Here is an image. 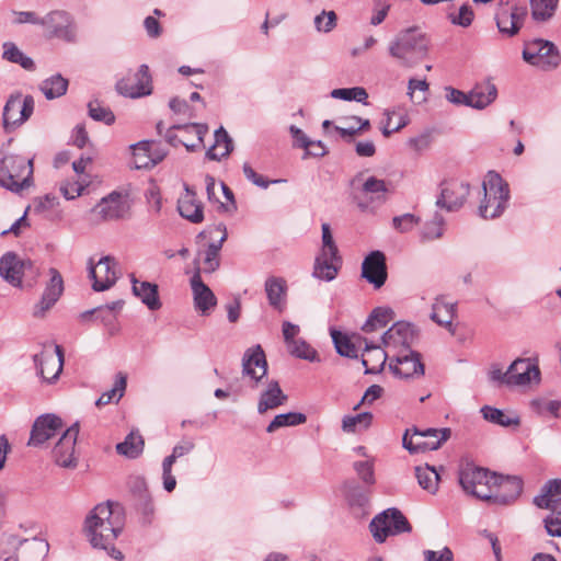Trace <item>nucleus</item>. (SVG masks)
<instances>
[{"label":"nucleus","instance_id":"f03ea898","mask_svg":"<svg viewBox=\"0 0 561 561\" xmlns=\"http://www.w3.org/2000/svg\"><path fill=\"white\" fill-rule=\"evenodd\" d=\"M430 36L417 26L400 31L390 42L388 50L402 67L412 68L428 55Z\"/></svg>","mask_w":561,"mask_h":561},{"label":"nucleus","instance_id":"a878e982","mask_svg":"<svg viewBox=\"0 0 561 561\" xmlns=\"http://www.w3.org/2000/svg\"><path fill=\"white\" fill-rule=\"evenodd\" d=\"M136 82L129 84L126 79H121L116 83V90L119 94L129 98H140L151 93V77L149 67L141 65L135 75Z\"/></svg>","mask_w":561,"mask_h":561},{"label":"nucleus","instance_id":"c03bdc74","mask_svg":"<svg viewBox=\"0 0 561 561\" xmlns=\"http://www.w3.org/2000/svg\"><path fill=\"white\" fill-rule=\"evenodd\" d=\"M340 262L341 260L333 261L332 259H330V255H323V253H320L314 260L312 275L321 280L331 282L337 275L336 263Z\"/></svg>","mask_w":561,"mask_h":561},{"label":"nucleus","instance_id":"c756f323","mask_svg":"<svg viewBox=\"0 0 561 561\" xmlns=\"http://www.w3.org/2000/svg\"><path fill=\"white\" fill-rule=\"evenodd\" d=\"M539 508L551 510L561 514V479L549 480L541 489V493L534 499Z\"/></svg>","mask_w":561,"mask_h":561},{"label":"nucleus","instance_id":"6ab92c4d","mask_svg":"<svg viewBox=\"0 0 561 561\" xmlns=\"http://www.w3.org/2000/svg\"><path fill=\"white\" fill-rule=\"evenodd\" d=\"M127 196L118 192H112L103 197L92 209L103 221L118 220L124 218L129 211Z\"/></svg>","mask_w":561,"mask_h":561},{"label":"nucleus","instance_id":"4be33fe9","mask_svg":"<svg viewBox=\"0 0 561 561\" xmlns=\"http://www.w3.org/2000/svg\"><path fill=\"white\" fill-rule=\"evenodd\" d=\"M413 340L414 329L405 321L393 323L381 336L383 347L396 353L402 348H411Z\"/></svg>","mask_w":561,"mask_h":561},{"label":"nucleus","instance_id":"69168bd1","mask_svg":"<svg viewBox=\"0 0 561 561\" xmlns=\"http://www.w3.org/2000/svg\"><path fill=\"white\" fill-rule=\"evenodd\" d=\"M222 244L220 242H211L208 244L204 256V272L213 273L219 267V251Z\"/></svg>","mask_w":561,"mask_h":561},{"label":"nucleus","instance_id":"ea45409f","mask_svg":"<svg viewBox=\"0 0 561 561\" xmlns=\"http://www.w3.org/2000/svg\"><path fill=\"white\" fill-rule=\"evenodd\" d=\"M144 447L142 436L137 432H130L122 443L116 445V451L128 459H136L142 454Z\"/></svg>","mask_w":561,"mask_h":561},{"label":"nucleus","instance_id":"e433bc0d","mask_svg":"<svg viewBox=\"0 0 561 561\" xmlns=\"http://www.w3.org/2000/svg\"><path fill=\"white\" fill-rule=\"evenodd\" d=\"M133 293L138 297L149 310H159L162 306L159 299L158 285L149 282H139L135 277L131 278Z\"/></svg>","mask_w":561,"mask_h":561},{"label":"nucleus","instance_id":"2f4dec72","mask_svg":"<svg viewBox=\"0 0 561 561\" xmlns=\"http://www.w3.org/2000/svg\"><path fill=\"white\" fill-rule=\"evenodd\" d=\"M358 340L365 343V350L362 354V364L365 367V374L380 373L388 358L387 352L381 346L369 343L365 337L358 336Z\"/></svg>","mask_w":561,"mask_h":561},{"label":"nucleus","instance_id":"0e129e2a","mask_svg":"<svg viewBox=\"0 0 561 561\" xmlns=\"http://www.w3.org/2000/svg\"><path fill=\"white\" fill-rule=\"evenodd\" d=\"M19 542L16 536L2 534L0 536V561H10L13 556L15 557Z\"/></svg>","mask_w":561,"mask_h":561},{"label":"nucleus","instance_id":"9d476101","mask_svg":"<svg viewBox=\"0 0 561 561\" xmlns=\"http://www.w3.org/2000/svg\"><path fill=\"white\" fill-rule=\"evenodd\" d=\"M34 99L31 95L12 94L3 108V127L11 131L26 122L34 112Z\"/></svg>","mask_w":561,"mask_h":561},{"label":"nucleus","instance_id":"0eeeda50","mask_svg":"<svg viewBox=\"0 0 561 561\" xmlns=\"http://www.w3.org/2000/svg\"><path fill=\"white\" fill-rule=\"evenodd\" d=\"M450 435L451 431L447 427L439 430H419L413 427L412 430L405 431L402 438V445L412 454L425 450H436L450 437Z\"/></svg>","mask_w":561,"mask_h":561},{"label":"nucleus","instance_id":"72a5a7b5","mask_svg":"<svg viewBox=\"0 0 561 561\" xmlns=\"http://www.w3.org/2000/svg\"><path fill=\"white\" fill-rule=\"evenodd\" d=\"M48 543L43 539H25L19 542L14 561H43L48 553Z\"/></svg>","mask_w":561,"mask_h":561},{"label":"nucleus","instance_id":"39448f33","mask_svg":"<svg viewBox=\"0 0 561 561\" xmlns=\"http://www.w3.org/2000/svg\"><path fill=\"white\" fill-rule=\"evenodd\" d=\"M459 483L467 494L489 503L496 476L484 468L467 463L459 470Z\"/></svg>","mask_w":561,"mask_h":561},{"label":"nucleus","instance_id":"a211bd4d","mask_svg":"<svg viewBox=\"0 0 561 561\" xmlns=\"http://www.w3.org/2000/svg\"><path fill=\"white\" fill-rule=\"evenodd\" d=\"M523 491V480L516 476H496V483L492 484L490 504L508 505L513 503Z\"/></svg>","mask_w":561,"mask_h":561},{"label":"nucleus","instance_id":"473e14b6","mask_svg":"<svg viewBox=\"0 0 561 561\" xmlns=\"http://www.w3.org/2000/svg\"><path fill=\"white\" fill-rule=\"evenodd\" d=\"M288 400L277 380H270L266 388L261 392L257 402V412L264 414L268 410L277 409Z\"/></svg>","mask_w":561,"mask_h":561},{"label":"nucleus","instance_id":"37998d69","mask_svg":"<svg viewBox=\"0 0 561 561\" xmlns=\"http://www.w3.org/2000/svg\"><path fill=\"white\" fill-rule=\"evenodd\" d=\"M68 80L61 75L56 73L39 84V90L43 92L47 100H54L66 94L68 90Z\"/></svg>","mask_w":561,"mask_h":561},{"label":"nucleus","instance_id":"393cba45","mask_svg":"<svg viewBox=\"0 0 561 561\" xmlns=\"http://www.w3.org/2000/svg\"><path fill=\"white\" fill-rule=\"evenodd\" d=\"M540 370L530 358H518L508 367L507 385L525 386L533 380L539 381Z\"/></svg>","mask_w":561,"mask_h":561},{"label":"nucleus","instance_id":"423d86ee","mask_svg":"<svg viewBox=\"0 0 561 561\" xmlns=\"http://www.w3.org/2000/svg\"><path fill=\"white\" fill-rule=\"evenodd\" d=\"M369 530L375 541L382 543L389 536L410 533L412 527L401 511L391 507L377 514L371 519Z\"/></svg>","mask_w":561,"mask_h":561},{"label":"nucleus","instance_id":"9b49d317","mask_svg":"<svg viewBox=\"0 0 561 561\" xmlns=\"http://www.w3.org/2000/svg\"><path fill=\"white\" fill-rule=\"evenodd\" d=\"M51 37L60 38L65 42L72 43L77 38V25L70 13L64 10H55L47 13L41 20Z\"/></svg>","mask_w":561,"mask_h":561},{"label":"nucleus","instance_id":"412c9836","mask_svg":"<svg viewBox=\"0 0 561 561\" xmlns=\"http://www.w3.org/2000/svg\"><path fill=\"white\" fill-rule=\"evenodd\" d=\"M362 277L377 289L385 285L388 272L383 252L375 250L365 256L362 263Z\"/></svg>","mask_w":561,"mask_h":561},{"label":"nucleus","instance_id":"bf43d9fd","mask_svg":"<svg viewBox=\"0 0 561 561\" xmlns=\"http://www.w3.org/2000/svg\"><path fill=\"white\" fill-rule=\"evenodd\" d=\"M344 495L352 506L362 507L368 503L367 493L355 482L344 483Z\"/></svg>","mask_w":561,"mask_h":561},{"label":"nucleus","instance_id":"6e6d98bb","mask_svg":"<svg viewBox=\"0 0 561 561\" xmlns=\"http://www.w3.org/2000/svg\"><path fill=\"white\" fill-rule=\"evenodd\" d=\"M287 347L290 355L297 358H301L311 363L320 360L318 352L302 339H297Z\"/></svg>","mask_w":561,"mask_h":561},{"label":"nucleus","instance_id":"603ef678","mask_svg":"<svg viewBox=\"0 0 561 561\" xmlns=\"http://www.w3.org/2000/svg\"><path fill=\"white\" fill-rule=\"evenodd\" d=\"M127 385L126 375L118 373L116 377V381L112 389L105 391L101 394V397L96 400L95 404L98 407L106 405L113 401L118 402L119 399L124 396L125 389Z\"/></svg>","mask_w":561,"mask_h":561},{"label":"nucleus","instance_id":"5701e85b","mask_svg":"<svg viewBox=\"0 0 561 561\" xmlns=\"http://www.w3.org/2000/svg\"><path fill=\"white\" fill-rule=\"evenodd\" d=\"M33 267L30 260H22L14 252H7L0 259V275L12 286H21L22 276Z\"/></svg>","mask_w":561,"mask_h":561},{"label":"nucleus","instance_id":"aec40b11","mask_svg":"<svg viewBox=\"0 0 561 561\" xmlns=\"http://www.w3.org/2000/svg\"><path fill=\"white\" fill-rule=\"evenodd\" d=\"M38 374L47 381L58 379L64 366V352L60 345H55L54 351H43L34 356Z\"/></svg>","mask_w":561,"mask_h":561},{"label":"nucleus","instance_id":"4468645a","mask_svg":"<svg viewBox=\"0 0 561 561\" xmlns=\"http://www.w3.org/2000/svg\"><path fill=\"white\" fill-rule=\"evenodd\" d=\"M89 277L93 282L94 291H104L111 288L117 280L116 262L114 257L106 255L96 263L89 261Z\"/></svg>","mask_w":561,"mask_h":561},{"label":"nucleus","instance_id":"79ce46f5","mask_svg":"<svg viewBox=\"0 0 561 561\" xmlns=\"http://www.w3.org/2000/svg\"><path fill=\"white\" fill-rule=\"evenodd\" d=\"M394 319V311L389 307L375 308L366 322L363 324L362 330L369 333L378 329L385 328L390 321Z\"/></svg>","mask_w":561,"mask_h":561},{"label":"nucleus","instance_id":"bb28decb","mask_svg":"<svg viewBox=\"0 0 561 561\" xmlns=\"http://www.w3.org/2000/svg\"><path fill=\"white\" fill-rule=\"evenodd\" d=\"M525 16L526 10L524 8L502 7L495 14L496 26L502 34L514 36L522 27Z\"/></svg>","mask_w":561,"mask_h":561},{"label":"nucleus","instance_id":"338daca9","mask_svg":"<svg viewBox=\"0 0 561 561\" xmlns=\"http://www.w3.org/2000/svg\"><path fill=\"white\" fill-rule=\"evenodd\" d=\"M336 19L334 11H322L314 18V26L318 32L329 33L336 26Z\"/></svg>","mask_w":561,"mask_h":561},{"label":"nucleus","instance_id":"09e8293b","mask_svg":"<svg viewBox=\"0 0 561 561\" xmlns=\"http://www.w3.org/2000/svg\"><path fill=\"white\" fill-rule=\"evenodd\" d=\"M386 121L382 124L381 133L385 137L401 130L409 124V118L404 114L397 113L394 108H387L383 113Z\"/></svg>","mask_w":561,"mask_h":561},{"label":"nucleus","instance_id":"b1692460","mask_svg":"<svg viewBox=\"0 0 561 561\" xmlns=\"http://www.w3.org/2000/svg\"><path fill=\"white\" fill-rule=\"evenodd\" d=\"M49 280L47 282L41 300L36 305L35 316H43L50 309L64 293V279L55 267L48 270Z\"/></svg>","mask_w":561,"mask_h":561},{"label":"nucleus","instance_id":"e2e57ef3","mask_svg":"<svg viewBox=\"0 0 561 561\" xmlns=\"http://www.w3.org/2000/svg\"><path fill=\"white\" fill-rule=\"evenodd\" d=\"M321 230H322L321 253H323V255H330V259H332L333 261H340L341 257L339 255V250L334 242L330 225L327 222L322 224Z\"/></svg>","mask_w":561,"mask_h":561},{"label":"nucleus","instance_id":"a18cd8bd","mask_svg":"<svg viewBox=\"0 0 561 561\" xmlns=\"http://www.w3.org/2000/svg\"><path fill=\"white\" fill-rule=\"evenodd\" d=\"M415 476L420 486L431 494H435L438 490L439 473L430 465L419 466L415 468Z\"/></svg>","mask_w":561,"mask_h":561},{"label":"nucleus","instance_id":"cd10ccee","mask_svg":"<svg viewBox=\"0 0 561 561\" xmlns=\"http://www.w3.org/2000/svg\"><path fill=\"white\" fill-rule=\"evenodd\" d=\"M191 287L196 310L205 314L217 305L216 296L202 280L199 268L191 278Z\"/></svg>","mask_w":561,"mask_h":561},{"label":"nucleus","instance_id":"f8f14e48","mask_svg":"<svg viewBox=\"0 0 561 561\" xmlns=\"http://www.w3.org/2000/svg\"><path fill=\"white\" fill-rule=\"evenodd\" d=\"M389 369L399 378H417L424 375V364L419 352L402 348L390 358Z\"/></svg>","mask_w":561,"mask_h":561},{"label":"nucleus","instance_id":"a19ab883","mask_svg":"<svg viewBox=\"0 0 561 561\" xmlns=\"http://www.w3.org/2000/svg\"><path fill=\"white\" fill-rule=\"evenodd\" d=\"M362 193L369 197L370 202L385 203L390 193L389 185L376 176L367 178L360 188Z\"/></svg>","mask_w":561,"mask_h":561},{"label":"nucleus","instance_id":"7c9ffc66","mask_svg":"<svg viewBox=\"0 0 561 561\" xmlns=\"http://www.w3.org/2000/svg\"><path fill=\"white\" fill-rule=\"evenodd\" d=\"M185 193L178 201V210L180 215L193 224H199L204 220L203 205L196 199L195 192L184 184Z\"/></svg>","mask_w":561,"mask_h":561},{"label":"nucleus","instance_id":"2eb2a0df","mask_svg":"<svg viewBox=\"0 0 561 561\" xmlns=\"http://www.w3.org/2000/svg\"><path fill=\"white\" fill-rule=\"evenodd\" d=\"M242 375L248 377L252 388H256L267 375V362L261 345L248 348L242 357Z\"/></svg>","mask_w":561,"mask_h":561},{"label":"nucleus","instance_id":"f257e3e1","mask_svg":"<svg viewBox=\"0 0 561 561\" xmlns=\"http://www.w3.org/2000/svg\"><path fill=\"white\" fill-rule=\"evenodd\" d=\"M124 527V515L118 505L111 502L98 504L85 517L84 533L93 548L103 549L115 560H122L123 553L114 542Z\"/></svg>","mask_w":561,"mask_h":561},{"label":"nucleus","instance_id":"3c124183","mask_svg":"<svg viewBox=\"0 0 561 561\" xmlns=\"http://www.w3.org/2000/svg\"><path fill=\"white\" fill-rule=\"evenodd\" d=\"M331 336L339 355L348 358H357V348L346 334L337 330H331Z\"/></svg>","mask_w":561,"mask_h":561},{"label":"nucleus","instance_id":"1a4fd4ad","mask_svg":"<svg viewBox=\"0 0 561 561\" xmlns=\"http://www.w3.org/2000/svg\"><path fill=\"white\" fill-rule=\"evenodd\" d=\"M207 131L208 127L205 124L173 125L165 130L164 138L173 147L182 145L188 151H196L203 145Z\"/></svg>","mask_w":561,"mask_h":561},{"label":"nucleus","instance_id":"ddd939ff","mask_svg":"<svg viewBox=\"0 0 561 561\" xmlns=\"http://www.w3.org/2000/svg\"><path fill=\"white\" fill-rule=\"evenodd\" d=\"M79 435V424L68 427L53 449V458L56 465L67 469H75L78 465L76 457V443Z\"/></svg>","mask_w":561,"mask_h":561},{"label":"nucleus","instance_id":"f704fd0d","mask_svg":"<svg viewBox=\"0 0 561 561\" xmlns=\"http://www.w3.org/2000/svg\"><path fill=\"white\" fill-rule=\"evenodd\" d=\"M497 89L491 81H483L476 84L468 92L469 106L477 110H483L495 101Z\"/></svg>","mask_w":561,"mask_h":561},{"label":"nucleus","instance_id":"052dcab7","mask_svg":"<svg viewBox=\"0 0 561 561\" xmlns=\"http://www.w3.org/2000/svg\"><path fill=\"white\" fill-rule=\"evenodd\" d=\"M449 22L453 25L469 27L474 19V12L470 4H462L458 11L449 12L447 14Z\"/></svg>","mask_w":561,"mask_h":561},{"label":"nucleus","instance_id":"7ed1b4c3","mask_svg":"<svg viewBox=\"0 0 561 561\" xmlns=\"http://www.w3.org/2000/svg\"><path fill=\"white\" fill-rule=\"evenodd\" d=\"M33 159L7 154L0 159V185L11 192H20L32 184Z\"/></svg>","mask_w":561,"mask_h":561},{"label":"nucleus","instance_id":"c9c22d12","mask_svg":"<svg viewBox=\"0 0 561 561\" xmlns=\"http://www.w3.org/2000/svg\"><path fill=\"white\" fill-rule=\"evenodd\" d=\"M456 316V302L447 301L444 297L436 298L432 306L431 319L444 327L450 333H455L453 320Z\"/></svg>","mask_w":561,"mask_h":561},{"label":"nucleus","instance_id":"c85d7f7f","mask_svg":"<svg viewBox=\"0 0 561 561\" xmlns=\"http://www.w3.org/2000/svg\"><path fill=\"white\" fill-rule=\"evenodd\" d=\"M264 290L270 306L283 312L287 306V282L283 277L270 276L265 280Z\"/></svg>","mask_w":561,"mask_h":561},{"label":"nucleus","instance_id":"20e7f679","mask_svg":"<svg viewBox=\"0 0 561 561\" xmlns=\"http://www.w3.org/2000/svg\"><path fill=\"white\" fill-rule=\"evenodd\" d=\"M484 198L479 206V215L484 219L501 216L510 198L508 184L495 172H489L483 181Z\"/></svg>","mask_w":561,"mask_h":561},{"label":"nucleus","instance_id":"864d4df0","mask_svg":"<svg viewBox=\"0 0 561 561\" xmlns=\"http://www.w3.org/2000/svg\"><path fill=\"white\" fill-rule=\"evenodd\" d=\"M134 156V164L136 169L152 168V159L150 156V140H142L130 146Z\"/></svg>","mask_w":561,"mask_h":561},{"label":"nucleus","instance_id":"5fc2aeb1","mask_svg":"<svg viewBox=\"0 0 561 561\" xmlns=\"http://www.w3.org/2000/svg\"><path fill=\"white\" fill-rule=\"evenodd\" d=\"M558 0H530L531 15L536 21H547L554 14Z\"/></svg>","mask_w":561,"mask_h":561},{"label":"nucleus","instance_id":"8fccbe9b","mask_svg":"<svg viewBox=\"0 0 561 561\" xmlns=\"http://www.w3.org/2000/svg\"><path fill=\"white\" fill-rule=\"evenodd\" d=\"M373 413L362 412L356 415H345L342 420V430L346 433L367 430L373 423Z\"/></svg>","mask_w":561,"mask_h":561},{"label":"nucleus","instance_id":"6e6552de","mask_svg":"<svg viewBox=\"0 0 561 561\" xmlns=\"http://www.w3.org/2000/svg\"><path fill=\"white\" fill-rule=\"evenodd\" d=\"M523 58L526 62L543 71L556 69L561 62V55L558 47L549 41L534 39L526 43L523 50Z\"/></svg>","mask_w":561,"mask_h":561},{"label":"nucleus","instance_id":"58836bf2","mask_svg":"<svg viewBox=\"0 0 561 561\" xmlns=\"http://www.w3.org/2000/svg\"><path fill=\"white\" fill-rule=\"evenodd\" d=\"M233 150L232 139L224 127L215 131V144L207 150L206 157L209 160L219 161Z\"/></svg>","mask_w":561,"mask_h":561},{"label":"nucleus","instance_id":"4c0bfd02","mask_svg":"<svg viewBox=\"0 0 561 561\" xmlns=\"http://www.w3.org/2000/svg\"><path fill=\"white\" fill-rule=\"evenodd\" d=\"M481 413L488 422L503 427H517L520 425V417L515 412L505 413L500 409L484 405L481 408Z\"/></svg>","mask_w":561,"mask_h":561},{"label":"nucleus","instance_id":"4d7b16f0","mask_svg":"<svg viewBox=\"0 0 561 561\" xmlns=\"http://www.w3.org/2000/svg\"><path fill=\"white\" fill-rule=\"evenodd\" d=\"M88 114L93 121L102 122L105 125H112L115 122L114 113L99 100H92L88 103Z\"/></svg>","mask_w":561,"mask_h":561},{"label":"nucleus","instance_id":"f3484780","mask_svg":"<svg viewBox=\"0 0 561 561\" xmlns=\"http://www.w3.org/2000/svg\"><path fill=\"white\" fill-rule=\"evenodd\" d=\"M62 427L64 424L59 416L50 413L39 415L32 425L27 445L32 447H41L47 440L61 432Z\"/></svg>","mask_w":561,"mask_h":561},{"label":"nucleus","instance_id":"dca6fc26","mask_svg":"<svg viewBox=\"0 0 561 561\" xmlns=\"http://www.w3.org/2000/svg\"><path fill=\"white\" fill-rule=\"evenodd\" d=\"M469 190L470 186L466 182L458 180L445 181L442 184L436 206L447 211H456L463 206L469 195Z\"/></svg>","mask_w":561,"mask_h":561},{"label":"nucleus","instance_id":"774afa93","mask_svg":"<svg viewBox=\"0 0 561 561\" xmlns=\"http://www.w3.org/2000/svg\"><path fill=\"white\" fill-rule=\"evenodd\" d=\"M128 488L131 494L136 496L139 501L150 496L146 479L141 476L130 477L128 480Z\"/></svg>","mask_w":561,"mask_h":561},{"label":"nucleus","instance_id":"13d9d810","mask_svg":"<svg viewBox=\"0 0 561 561\" xmlns=\"http://www.w3.org/2000/svg\"><path fill=\"white\" fill-rule=\"evenodd\" d=\"M331 96L333 99H340V100H344V101H356V102L366 104V100L368 99V93L362 87L341 88V89L332 90Z\"/></svg>","mask_w":561,"mask_h":561},{"label":"nucleus","instance_id":"de8ad7c7","mask_svg":"<svg viewBox=\"0 0 561 561\" xmlns=\"http://www.w3.org/2000/svg\"><path fill=\"white\" fill-rule=\"evenodd\" d=\"M307 416L301 412H287L277 414L267 425L266 432L274 433L280 427L296 426L306 423Z\"/></svg>","mask_w":561,"mask_h":561},{"label":"nucleus","instance_id":"680f3d73","mask_svg":"<svg viewBox=\"0 0 561 561\" xmlns=\"http://www.w3.org/2000/svg\"><path fill=\"white\" fill-rule=\"evenodd\" d=\"M444 217L440 214L435 213L433 219L424 225L422 230V238L424 240H434L440 238L444 233Z\"/></svg>","mask_w":561,"mask_h":561},{"label":"nucleus","instance_id":"49530a36","mask_svg":"<svg viewBox=\"0 0 561 561\" xmlns=\"http://www.w3.org/2000/svg\"><path fill=\"white\" fill-rule=\"evenodd\" d=\"M2 58L13 64L20 65L23 69L33 71L35 69V64L31 57H27L23 54L19 47L12 42H4L3 45Z\"/></svg>","mask_w":561,"mask_h":561}]
</instances>
